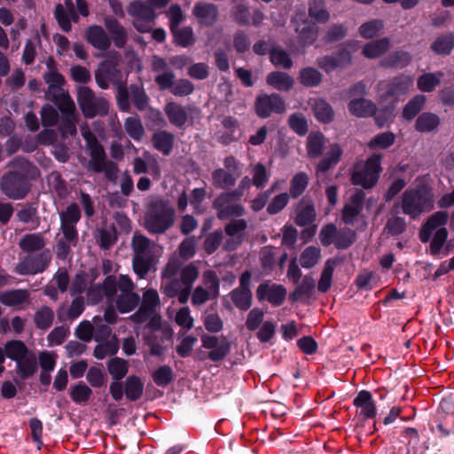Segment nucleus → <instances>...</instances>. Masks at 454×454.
Returning a JSON list of instances; mask_svg holds the SVG:
<instances>
[{
    "instance_id": "23",
    "label": "nucleus",
    "mask_w": 454,
    "mask_h": 454,
    "mask_svg": "<svg viewBox=\"0 0 454 454\" xmlns=\"http://www.w3.org/2000/svg\"><path fill=\"white\" fill-rule=\"evenodd\" d=\"M353 404L357 408L356 414V431L359 428H364L367 419H369V391L362 390L357 396L354 399Z\"/></svg>"
},
{
    "instance_id": "10",
    "label": "nucleus",
    "mask_w": 454,
    "mask_h": 454,
    "mask_svg": "<svg viewBox=\"0 0 454 454\" xmlns=\"http://www.w3.org/2000/svg\"><path fill=\"white\" fill-rule=\"evenodd\" d=\"M51 253L49 248L30 254L25 256L16 266V272L20 275H35L43 272L50 265Z\"/></svg>"
},
{
    "instance_id": "11",
    "label": "nucleus",
    "mask_w": 454,
    "mask_h": 454,
    "mask_svg": "<svg viewBox=\"0 0 454 454\" xmlns=\"http://www.w3.org/2000/svg\"><path fill=\"white\" fill-rule=\"evenodd\" d=\"M107 371L114 380L109 386L111 396L118 402L123 397V385L121 380L129 372V364L123 358L114 356L107 361Z\"/></svg>"
},
{
    "instance_id": "64",
    "label": "nucleus",
    "mask_w": 454,
    "mask_h": 454,
    "mask_svg": "<svg viewBox=\"0 0 454 454\" xmlns=\"http://www.w3.org/2000/svg\"><path fill=\"white\" fill-rule=\"evenodd\" d=\"M316 216L315 207L309 204L299 210L294 222L298 226L303 227L311 224L316 220Z\"/></svg>"
},
{
    "instance_id": "2",
    "label": "nucleus",
    "mask_w": 454,
    "mask_h": 454,
    "mask_svg": "<svg viewBox=\"0 0 454 454\" xmlns=\"http://www.w3.org/2000/svg\"><path fill=\"white\" fill-rule=\"evenodd\" d=\"M82 218V212L79 206L73 202L59 214L60 231L62 236L57 239L55 246L56 257L59 260H66L71 254L72 247L79 242L77 223Z\"/></svg>"
},
{
    "instance_id": "20",
    "label": "nucleus",
    "mask_w": 454,
    "mask_h": 454,
    "mask_svg": "<svg viewBox=\"0 0 454 454\" xmlns=\"http://www.w3.org/2000/svg\"><path fill=\"white\" fill-rule=\"evenodd\" d=\"M87 42L99 51H107L111 46V39L106 31L99 25L90 26L85 32Z\"/></svg>"
},
{
    "instance_id": "27",
    "label": "nucleus",
    "mask_w": 454,
    "mask_h": 454,
    "mask_svg": "<svg viewBox=\"0 0 454 454\" xmlns=\"http://www.w3.org/2000/svg\"><path fill=\"white\" fill-rule=\"evenodd\" d=\"M411 59L412 57L411 53L398 50L382 58L380 60V66L385 68L403 69L410 65Z\"/></svg>"
},
{
    "instance_id": "13",
    "label": "nucleus",
    "mask_w": 454,
    "mask_h": 454,
    "mask_svg": "<svg viewBox=\"0 0 454 454\" xmlns=\"http://www.w3.org/2000/svg\"><path fill=\"white\" fill-rule=\"evenodd\" d=\"M192 14L198 24L203 27H213L220 17L219 9L215 4L203 1L194 4Z\"/></svg>"
},
{
    "instance_id": "50",
    "label": "nucleus",
    "mask_w": 454,
    "mask_h": 454,
    "mask_svg": "<svg viewBox=\"0 0 454 454\" xmlns=\"http://www.w3.org/2000/svg\"><path fill=\"white\" fill-rule=\"evenodd\" d=\"M321 256V251L318 247L310 246L306 247L300 255V263L304 269L313 268Z\"/></svg>"
},
{
    "instance_id": "59",
    "label": "nucleus",
    "mask_w": 454,
    "mask_h": 454,
    "mask_svg": "<svg viewBox=\"0 0 454 454\" xmlns=\"http://www.w3.org/2000/svg\"><path fill=\"white\" fill-rule=\"evenodd\" d=\"M334 270V262L328 260L325 262V268L321 273L318 281L317 289L320 293H326L332 285V278Z\"/></svg>"
},
{
    "instance_id": "45",
    "label": "nucleus",
    "mask_w": 454,
    "mask_h": 454,
    "mask_svg": "<svg viewBox=\"0 0 454 454\" xmlns=\"http://www.w3.org/2000/svg\"><path fill=\"white\" fill-rule=\"evenodd\" d=\"M299 82L305 87H317L323 79L322 74L314 67H304L299 73Z\"/></svg>"
},
{
    "instance_id": "30",
    "label": "nucleus",
    "mask_w": 454,
    "mask_h": 454,
    "mask_svg": "<svg viewBox=\"0 0 454 454\" xmlns=\"http://www.w3.org/2000/svg\"><path fill=\"white\" fill-rule=\"evenodd\" d=\"M62 114H74L75 106L69 94L63 89L46 94Z\"/></svg>"
},
{
    "instance_id": "41",
    "label": "nucleus",
    "mask_w": 454,
    "mask_h": 454,
    "mask_svg": "<svg viewBox=\"0 0 454 454\" xmlns=\"http://www.w3.org/2000/svg\"><path fill=\"white\" fill-rule=\"evenodd\" d=\"M173 37L174 43L183 48L192 46L195 43L194 32L192 27H176L170 30Z\"/></svg>"
},
{
    "instance_id": "44",
    "label": "nucleus",
    "mask_w": 454,
    "mask_h": 454,
    "mask_svg": "<svg viewBox=\"0 0 454 454\" xmlns=\"http://www.w3.org/2000/svg\"><path fill=\"white\" fill-rule=\"evenodd\" d=\"M313 112L317 121L323 123H330L333 121L334 112L333 107L325 99L315 100Z\"/></svg>"
},
{
    "instance_id": "37",
    "label": "nucleus",
    "mask_w": 454,
    "mask_h": 454,
    "mask_svg": "<svg viewBox=\"0 0 454 454\" xmlns=\"http://www.w3.org/2000/svg\"><path fill=\"white\" fill-rule=\"evenodd\" d=\"M441 123L440 117L431 112H424L419 115L415 122V129L419 132H431Z\"/></svg>"
},
{
    "instance_id": "60",
    "label": "nucleus",
    "mask_w": 454,
    "mask_h": 454,
    "mask_svg": "<svg viewBox=\"0 0 454 454\" xmlns=\"http://www.w3.org/2000/svg\"><path fill=\"white\" fill-rule=\"evenodd\" d=\"M356 231L349 228H343L338 231L335 240V247L337 249H347L356 241Z\"/></svg>"
},
{
    "instance_id": "52",
    "label": "nucleus",
    "mask_w": 454,
    "mask_h": 454,
    "mask_svg": "<svg viewBox=\"0 0 454 454\" xmlns=\"http://www.w3.org/2000/svg\"><path fill=\"white\" fill-rule=\"evenodd\" d=\"M124 129L127 134L135 141H140L145 134V129L140 119L128 117L124 121Z\"/></svg>"
},
{
    "instance_id": "61",
    "label": "nucleus",
    "mask_w": 454,
    "mask_h": 454,
    "mask_svg": "<svg viewBox=\"0 0 454 454\" xmlns=\"http://www.w3.org/2000/svg\"><path fill=\"white\" fill-rule=\"evenodd\" d=\"M43 80L48 84L46 94L58 91L65 83L64 76L58 71H48L43 74Z\"/></svg>"
},
{
    "instance_id": "28",
    "label": "nucleus",
    "mask_w": 454,
    "mask_h": 454,
    "mask_svg": "<svg viewBox=\"0 0 454 454\" xmlns=\"http://www.w3.org/2000/svg\"><path fill=\"white\" fill-rule=\"evenodd\" d=\"M430 50L439 56H449L454 50V33L447 32L438 35L430 45Z\"/></svg>"
},
{
    "instance_id": "7",
    "label": "nucleus",
    "mask_w": 454,
    "mask_h": 454,
    "mask_svg": "<svg viewBox=\"0 0 454 454\" xmlns=\"http://www.w3.org/2000/svg\"><path fill=\"white\" fill-rule=\"evenodd\" d=\"M89 170L97 174L104 173L105 177L112 183H116L118 178V165L106 159L104 147L97 140L90 147Z\"/></svg>"
},
{
    "instance_id": "55",
    "label": "nucleus",
    "mask_w": 454,
    "mask_h": 454,
    "mask_svg": "<svg viewBox=\"0 0 454 454\" xmlns=\"http://www.w3.org/2000/svg\"><path fill=\"white\" fill-rule=\"evenodd\" d=\"M309 184V176L304 172L297 173L291 180L290 195L296 199L306 190Z\"/></svg>"
},
{
    "instance_id": "8",
    "label": "nucleus",
    "mask_w": 454,
    "mask_h": 454,
    "mask_svg": "<svg viewBox=\"0 0 454 454\" xmlns=\"http://www.w3.org/2000/svg\"><path fill=\"white\" fill-rule=\"evenodd\" d=\"M413 85L411 75L399 74L380 84V98L382 101L390 102L393 105L403 100Z\"/></svg>"
},
{
    "instance_id": "51",
    "label": "nucleus",
    "mask_w": 454,
    "mask_h": 454,
    "mask_svg": "<svg viewBox=\"0 0 454 454\" xmlns=\"http://www.w3.org/2000/svg\"><path fill=\"white\" fill-rule=\"evenodd\" d=\"M325 137L322 133L310 134L308 137L307 151L311 158H318L323 153Z\"/></svg>"
},
{
    "instance_id": "35",
    "label": "nucleus",
    "mask_w": 454,
    "mask_h": 454,
    "mask_svg": "<svg viewBox=\"0 0 454 454\" xmlns=\"http://www.w3.org/2000/svg\"><path fill=\"white\" fill-rule=\"evenodd\" d=\"M53 14L60 28L67 33L72 29L71 21L78 22L79 20V16L75 10L67 13L61 4L55 5Z\"/></svg>"
},
{
    "instance_id": "33",
    "label": "nucleus",
    "mask_w": 454,
    "mask_h": 454,
    "mask_svg": "<svg viewBox=\"0 0 454 454\" xmlns=\"http://www.w3.org/2000/svg\"><path fill=\"white\" fill-rule=\"evenodd\" d=\"M443 73L441 71L424 73L417 79V88L421 92H432L440 85Z\"/></svg>"
},
{
    "instance_id": "32",
    "label": "nucleus",
    "mask_w": 454,
    "mask_h": 454,
    "mask_svg": "<svg viewBox=\"0 0 454 454\" xmlns=\"http://www.w3.org/2000/svg\"><path fill=\"white\" fill-rule=\"evenodd\" d=\"M316 287L314 278L306 275L303 277L301 283L298 285L292 293L289 294V300L292 303H295L301 300L303 297L310 298Z\"/></svg>"
},
{
    "instance_id": "62",
    "label": "nucleus",
    "mask_w": 454,
    "mask_h": 454,
    "mask_svg": "<svg viewBox=\"0 0 454 454\" xmlns=\"http://www.w3.org/2000/svg\"><path fill=\"white\" fill-rule=\"evenodd\" d=\"M406 230V222L403 217L394 216L387 220L384 231L393 237L399 236Z\"/></svg>"
},
{
    "instance_id": "12",
    "label": "nucleus",
    "mask_w": 454,
    "mask_h": 454,
    "mask_svg": "<svg viewBox=\"0 0 454 454\" xmlns=\"http://www.w3.org/2000/svg\"><path fill=\"white\" fill-rule=\"evenodd\" d=\"M254 112L259 118H269L272 114H282L286 112V103L283 98L278 93H262L256 97Z\"/></svg>"
},
{
    "instance_id": "5",
    "label": "nucleus",
    "mask_w": 454,
    "mask_h": 454,
    "mask_svg": "<svg viewBox=\"0 0 454 454\" xmlns=\"http://www.w3.org/2000/svg\"><path fill=\"white\" fill-rule=\"evenodd\" d=\"M402 211L412 219L434 208V193L426 184H418L407 188L402 195Z\"/></svg>"
},
{
    "instance_id": "9",
    "label": "nucleus",
    "mask_w": 454,
    "mask_h": 454,
    "mask_svg": "<svg viewBox=\"0 0 454 454\" xmlns=\"http://www.w3.org/2000/svg\"><path fill=\"white\" fill-rule=\"evenodd\" d=\"M77 103L87 118L106 114L108 111L107 102L102 98H96L93 90L88 87H79Z\"/></svg>"
},
{
    "instance_id": "15",
    "label": "nucleus",
    "mask_w": 454,
    "mask_h": 454,
    "mask_svg": "<svg viewBox=\"0 0 454 454\" xmlns=\"http://www.w3.org/2000/svg\"><path fill=\"white\" fill-rule=\"evenodd\" d=\"M256 297L259 301H268L272 306H281L286 297V289L283 285L267 282L262 283L256 289Z\"/></svg>"
},
{
    "instance_id": "18",
    "label": "nucleus",
    "mask_w": 454,
    "mask_h": 454,
    "mask_svg": "<svg viewBox=\"0 0 454 454\" xmlns=\"http://www.w3.org/2000/svg\"><path fill=\"white\" fill-rule=\"evenodd\" d=\"M104 25L114 45L118 49H123L128 42L129 35L127 29L114 16H106L104 19Z\"/></svg>"
},
{
    "instance_id": "1",
    "label": "nucleus",
    "mask_w": 454,
    "mask_h": 454,
    "mask_svg": "<svg viewBox=\"0 0 454 454\" xmlns=\"http://www.w3.org/2000/svg\"><path fill=\"white\" fill-rule=\"evenodd\" d=\"M10 167L12 169L1 177V190L9 199L22 200L30 192V181L39 176V169L22 157L14 158Z\"/></svg>"
},
{
    "instance_id": "47",
    "label": "nucleus",
    "mask_w": 454,
    "mask_h": 454,
    "mask_svg": "<svg viewBox=\"0 0 454 454\" xmlns=\"http://www.w3.org/2000/svg\"><path fill=\"white\" fill-rule=\"evenodd\" d=\"M53 320H54V312L48 306H43V307L40 308L35 313L34 322H35L36 328H38V329H41V330L49 329L52 325Z\"/></svg>"
},
{
    "instance_id": "56",
    "label": "nucleus",
    "mask_w": 454,
    "mask_h": 454,
    "mask_svg": "<svg viewBox=\"0 0 454 454\" xmlns=\"http://www.w3.org/2000/svg\"><path fill=\"white\" fill-rule=\"evenodd\" d=\"M92 390L82 381L78 382L71 387L70 398L75 403H83L89 401Z\"/></svg>"
},
{
    "instance_id": "21",
    "label": "nucleus",
    "mask_w": 454,
    "mask_h": 454,
    "mask_svg": "<svg viewBox=\"0 0 454 454\" xmlns=\"http://www.w3.org/2000/svg\"><path fill=\"white\" fill-rule=\"evenodd\" d=\"M342 155L343 150L341 146L337 143L331 144L325 155L316 166L317 173L328 172L340 161Z\"/></svg>"
},
{
    "instance_id": "34",
    "label": "nucleus",
    "mask_w": 454,
    "mask_h": 454,
    "mask_svg": "<svg viewBox=\"0 0 454 454\" xmlns=\"http://www.w3.org/2000/svg\"><path fill=\"white\" fill-rule=\"evenodd\" d=\"M268 85L280 91H288L294 85V79L286 72L273 71L266 77Z\"/></svg>"
},
{
    "instance_id": "19",
    "label": "nucleus",
    "mask_w": 454,
    "mask_h": 454,
    "mask_svg": "<svg viewBox=\"0 0 454 454\" xmlns=\"http://www.w3.org/2000/svg\"><path fill=\"white\" fill-rule=\"evenodd\" d=\"M449 214L446 211H437L432 214L427 221L422 224L419 230V239L422 243H427L434 230L444 228L448 223Z\"/></svg>"
},
{
    "instance_id": "16",
    "label": "nucleus",
    "mask_w": 454,
    "mask_h": 454,
    "mask_svg": "<svg viewBox=\"0 0 454 454\" xmlns=\"http://www.w3.org/2000/svg\"><path fill=\"white\" fill-rule=\"evenodd\" d=\"M127 101H128V108L127 110L119 109L123 113L130 112V103L136 107L139 112H144L147 109L150 103V98L147 95L144 84L141 83H131L129 86H127Z\"/></svg>"
},
{
    "instance_id": "53",
    "label": "nucleus",
    "mask_w": 454,
    "mask_h": 454,
    "mask_svg": "<svg viewBox=\"0 0 454 454\" xmlns=\"http://www.w3.org/2000/svg\"><path fill=\"white\" fill-rule=\"evenodd\" d=\"M203 284L207 288V290L211 294V298L216 299L219 296L220 290V279L215 273V271L212 270H207L203 272L202 275Z\"/></svg>"
},
{
    "instance_id": "24",
    "label": "nucleus",
    "mask_w": 454,
    "mask_h": 454,
    "mask_svg": "<svg viewBox=\"0 0 454 454\" xmlns=\"http://www.w3.org/2000/svg\"><path fill=\"white\" fill-rule=\"evenodd\" d=\"M163 109L168 121L173 126L181 129L187 122L188 114L184 106L176 102H168Z\"/></svg>"
},
{
    "instance_id": "39",
    "label": "nucleus",
    "mask_w": 454,
    "mask_h": 454,
    "mask_svg": "<svg viewBox=\"0 0 454 454\" xmlns=\"http://www.w3.org/2000/svg\"><path fill=\"white\" fill-rule=\"evenodd\" d=\"M371 117L373 118L378 128L388 126L393 121V106H385L378 109L376 105L371 101Z\"/></svg>"
},
{
    "instance_id": "3",
    "label": "nucleus",
    "mask_w": 454,
    "mask_h": 454,
    "mask_svg": "<svg viewBox=\"0 0 454 454\" xmlns=\"http://www.w3.org/2000/svg\"><path fill=\"white\" fill-rule=\"evenodd\" d=\"M122 74L116 59H106L98 64L95 71V81L102 90H107L110 83L116 88V103L119 109L127 110V83L121 80Z\"/></svg>"
},
{
    "instance_id": "29",
    "label": "nucleus",
    "mask_w": 454,
    "mask_h": 454,
    "mask_svg": "<svg viewBox=\"0 0 454 454\" xmlns=\"http://www.w3.org/2000/svg\"><path fill=\"white\" fill-rule=\"evenodd\" d=\"M152 142L157 151L168 156L174 147L175 136L169 131L159 130L153 134Z\"/></svg>"
},
{
    "instance_id": "25",
    "label": "nucleus",
    "mask_w": 454,
    "mask_h": 454,
    "mask_svg": "<svg viewBox=\"0 0 454 454\" xmlns=\"http://www.w3.org/2000/svg\"><path fill=\"white\" fill-rule=\"evenodd\" d=\"M212 207L216 210L219 220H227L231 217H240L245 214V208L241 204L233 202L217 203V197L214 200Z\"/></svg>"
},
{
    "instance_id": "43",
    "label": "nucleus",
    "mask_w": 454,
    "mask_h": 454,
    "mask_svg": "<svg viewBox=\"0 0 454 454\" xmlns=\"http://www.w3.org/2000/svg\"><path fill=\"white\" fill-rule=\"evenodd\" d=\"M28 298L27 290L16 289L0 293V302L5 306L13 307L25 302Z\"/></svg>"
},
{
    "instance_id": "48",
    "label": "nucleus",
    "mask_w": 454,
    "mask_h": 454,
    "mask_svg": "<svg viewBox=\"0 0 454 454\" xmlns=\"http://www.w3.org/2000/svg\"><path fill=\"white\" fill-rule=\"evenodd\" d=\"M119 350V343L114 337L113 340H106L103 343L98 344L93 352L97 359H104L106 356H114Z\"/></svg>"
},
{
    "instance_id": "49",
    "label": "nucleus",
    "mask_w": 454,
    "mask_h": 454,
    "mask_svg": "<svg viewBox=\"0 0 454 454\" xmlns=\"http://www.w3.org/2000/svg\"><path fill=\"white\" fill-rule=\"evenodd\" d=\"M152 378L158 387H166L174 380V372L169 365H161L152 373Z\"/></svg>"
},
{
    "instance_id": "40",
    "label": "nucleus",
    "mask_w": 454,
    "mask_h": 454,
    "mask_svg": "<svg viewBox=\"0 0 454 454\" xmlns=\"http://www.w3.org/2000/svg\"><path fill=\"white\" fill-rule=\"evenodd\" d=\"M229 295L235 307L239 310L247 311L252 306L253 294L251 291L234 288Z\"/></svg>"
},
{
    "instance_id": "31",
    "label": "nucleus",
    "mask_w": 454,
    "mask_h": 454,
    "mask_svg": "<svg viewBox=\"0 0 454 454\" xmlns=\"http://www.w3.org/2000/svg\"><path fill=\"white\" fill-rule=\"evenodd\" d=\"M144 393V383L137 375H129L127 377L123 385V395L125 394L127 400L136 402L139 400Z\"/></svg>"
},
{
    "instance_id": "42",
    "label": "nucleus",
    "mask_w": 454,
    "mask_h": 454,
    "mask_svg": "<svg viewBox=\"0 0 454 454\" xmlns=\"http://www.w3.org/2000/svg\"><path fill=\"white\" fill-rule=\"evenodd\" d=\"M140 302V296L136 293L120 294L117 296L115 304L120 313H128L137 307Z\"/></svg>"
},
{
    "instance_id": "26",
    "label": "nucleus",
    "mask_w": 454,
    "mask_h": 454,
    "mask_svg": "<svg viewBox=\"0 0 454 454\" xmlns=\"http://www.w3.org/2000/svg\"><path fill=\"white\" fill-rule=\"evenodd\" d=\"M361 47L360 42L350 40L339 45L338 50L333 56L340 68L346 67L352 62V54Z\"/></svg>"
},
{
    "instance_id": "14",
    "label": "nucleus",
    "mask_w": 454,
    "mask_h": 454,
    "mask_svg": "<svg viewBox=\"0 0 454 454\" xmlns=\"http://www.w3.org/2000/svg\"><path fill=\"white\" fill-rule=\"evenodd\" d=\"M365 192L361 189H356L354 193L345 202L340 215L341 220L347 225H353L355 220L361 215L364 209Z\"/></svg>"
},
{
    "instance_id": "58",
    "label": "nucleus",
    "mask_w": 454,
    "mask_h": 454,
    "mask_svg": "<svg viewBox=\"0 0 454 454\" xmlns=\"http://www.w3.org/2000/svg\"><path fill=\"white\" fill-rule=\"evenodd\" d=\"M98 245L104 250L109 249L117 241V234L114 227L111 231L101 228L96 237Z\"/></svg>"
},
{
    "instance_id": "54",
    "label": "nucleus",
    "mask_w": 454,
    "mask_h": 454,
    "mask_svg": "<svg viewBox=\"0 0 454 454\" xmlns=\"http://www.w3.org/2000/svg\"><path fill=\"white\" fill-rule=\"evenodd\" d=\"M152 263V256H146V254L134 255L132 260L133 270L135 273L141 278L147 275L151 269Z\"/></svg>"
},
{
    "instance_id": "63",
    "label": "nucleus",
    "mask_w": 454,
    "mask_h": 454,
    "mask_svg": "<svg viewBox=\"0 0 454 454\" xmlns=\"http://www.w3.org/2000/svg\"><path fill=\"white\" fill-rule=\"evenodd\" d=\"M395 142V135L391 131L380 133L371 139V149H387Z\"/></svg>"
},
{
    "instance_id": "4",
    "label": "nucleus",
    "mask_w": 454,
    "mask_h": 454,
    "mask_svg": "<svg viewBox=\"0 0 454 454\" xmlns=\"http://www.w3.org/2000/svg\"><path fill=\"white\" fill-rule=\"evenodd\" d=\"M6 357L15 362V372L21 380L32 378L38 371L35 353L20 340H11L5 343Z\"/></svg>"
},
{
    "instance_id": "38",
    "label": "nucleus",
    "mask_w": 454,
    "mask_h": 454,
    "mask_svg": "<svg viewBox=\"0 0 454 454\" xmlns=\"http://www.w3.org/2000/svg\"><path fill=\"white\" fill-rule=\"evenodd\" d=\"M427 98L423 94H418L411 98L403 106L402 116L406 121L413 120L423 109Z\"/></svg>"
},
{
    "instance_id": "6",
    "label": "nucleus",
    "mask_w": 454,
    "mask_h": 454,
    "mask_svg": "<svg viewBox=\"0 0 454 454\" xmlns=\"http://www.w3.org/2000/svg\"><path fill=\"white\" fill-rule=\"evenodd\" d=\"M175 222V210L168 200L160 199L152 201L145 216V224L150 233L161 234Z\"/></svg>"
},
{
    "instance_id": "17",
    "label": "nucleus",
    "mask_w": 454,
    "mask_h": 454,
    "mask_svg": "<svg viewBox=\"0 0 454 454\" xmlns=\"http://www.w3.org/2000/svg\"><path fill=\"white\" fill-rule=\"evenodd\" d=\"M202 347L211 349L207 354V358L212 362H220L230 353L231 345L225 339L219 344L216 336L203 335L201 337Z\"/></svg>"
},
{
    "instance_id": "36",
    "label": "nucleus",
    "mask_w": 454,
    "mask_h": 454,
    "mask_svg": "<svg viewBox=\"0 0 454 454\" xmlns=\"http://www.w3.org/2000/svg\"><path fill=\"white\" fill-rule=\"evenodd\" d=\"M20 248L27 254L44 249L45 240L39 233L26 234L19 242Z\"/></svg>"
},
{
    "instance_id": "57",
    "label": "nucleus",
    "mask_w": 454,
    "mask_h": 454,
    "mask_svg": "<svg viewBox=\"0 0 454 454\" xmlns=\"http://www.w3.org/2000/svg\"><path fill=\"white\" fill-rule=\"evenodd\" d=\"M212 178L214 184L222 189L233 186L236 183L235 176L223 168H216L212 172Z\"/></svg>"
},
{
    "instance_id": "46",
    "label": "nucleus",
    "mask_w": 454,
    "mask_h": 454,
    "mask_svg": "<svg viewBox=\"0 0 454 454\" xmlns=\"http://www.w3.org/2000/svg\"><path fill=\"white\" fill-rule=\"evenodd\" d=\"M270 60L275 67H281L285 69H290L294 64L289 53L278 46L270 49Z\"/></svg>"
},
{
    "instance_id": "22",
    "label": "nucleus",
    "mask_w": 454,
    "mask_h": 454,
    "mask_svg": "<svg viewBox=\"0 0 454 454\" xmlns=\"http://www.w3.org/2000/svg\"><path fill=\"white\" fill-rule=\"evenodd\" d=\"M128 14L134 20L154 21L157 14L153 7L143 0H134L127 7Z\"/></svg>"
}]
</instances>
